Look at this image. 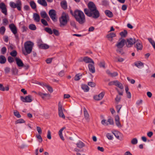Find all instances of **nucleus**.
Segmentation results:
<instances>
[{
	"mask_svg": "<svg viewBox=\"0 0 155 155\" xmlns=\"http://www.w3.org/2000/svg\"><path fill=\"white\" fill-rule=\"evenodd\" d=\"M49 15L53 21H56V12L54 9H51L49 11Z\"/></svg>",
	"mask_w": 155,
	"mask_h": 155,
	"instance_id": "9d476101",
	"label": "nucleus"
},
{
	"mask_svg": "<svg viewBox=\"0 0 155 155\" xmlns=\"http://www.w3.org/2000/svg\"><path fill=\"white\" fill-rule=\"evenodd\" d=\"M2 24L4 25H6L8 24V21L6 18H4L2 20Z\"/></svg>",
	"mask_w": 155,
	"mask_h": 155,
	"instance_id": "49530a36",
	"label": "nucleus"
},
{
	"mask_svg": "<svg viewBox=\"0 0 155 155\" xmlns=\"http://www.w3.org/2000/svg\"><path fill=\"white\" fill-rule=\"evenodd\" d=\"M134 65L139 68H141L142 67H143V64L140 61L135 62Z\"/></svg>",
	"mask_w": 155,
	"mask_h": 155,
	"instance_id": "5701e85b",
	"label": "nucleus"
},
{
	"mask_svg": "<svg viewBox=\"0 0 155 155\" xmlns=\"http://www.w3.org/2000/svg\"><path fill=\"white\" fill-rule=\"evenodd\" d=\"M38 2L42 6L45 7L47 6V4L45 0H38Z\"/></svg>",
	"mask_w": 155,
	"mask_h": 155,
	"instance_id": "393cba45",
	"label": "nucleus"
},
{
	"mask_svg": "<svg viewBox=\"0 0 155 155\" xmlns=\"http://www.w3.org/2000/svg\"><path fill=\"white\" fill-rule=\"evenodd\" d=\"M37 130L39 134H40L42 133V130L41 128L37 126L36 127Z\"/></svg>",
	"mask_w": 155,
	"mask_h": 155,
	"instance_id": "13d9d810",
	"label": "nucleus"
},
{
	"mask_svg": "<svg viewBox=\"0 0 155 155\" xmlns=\"http://www.w3.org/2000/svg\"><path fill=\"white\" fill-rule=\"evenodd\" d=\"M61 5L62 7L64 9H67V2L65 1H62L61 2Z\"/></svg>",
	"mask_w": 155,
	"mask_h": 155,
	"instance_id": "7c9ffc66",
	"label": "nucleus"
},
{
	"mask_svg": "<svg viewBox=\"0 0 155 155\" xmlns=\"http://www.w3.org/2000/svg\"><path fill=\"white\" fill-rule=\"evenodd\" d=\"M29 28L32 30H35L36 29V26L33 24H30L29 26Z\"/></svg>",
	"mask_w": 155,
	"mask_h": 155,
	"instance_id": "ea45409f",
	"label": "nucleus"
},
{
	"mask_svg": "<svg viewBox=\"0 0 155 155\" xmlns=\"http://www.w3.org/2000/svg\"><path fill=\"white\" fill-rule=\"evenodd\" d=\"M65 128L66 127H63L61 128L59 131V136L61 139L63 140H64V139L62 134V132Z\"/></svg>",
	"mask_w": 155,
	"mask_h": 155,
	"instance_id": "bb28decb",
	"label": "nucleus"
},
{
	"mask_svg": "<svg viewBox=\"0 0 155 155\" xmlns=\"http://www.w3.org/2000/svg\"><path fill=\"white\" fill-rule=\"evenodd\" d=\"M31 97V96L30 95L27 96L25 97H24L22 96H21V99L23 102H31L32 101Z\"/></svg>",
	"mask_w": 155,
	"mask_h": 155,
	"instance_id": "9b49d317",
	"label": "nucleus"
},
{
	"mask_svg": "<svg viewBox=\"0 0 155 155\" xmlns=\"http://www.w3.org/2000/svg\"><path fill=\"white\" fill-rule=\"evenodd\" d=\"M104 13L107 16L110 18L112 17L113 16L112 12L109 10H105Z\"/></svg>",
	"mask_w": 155,
	"mask_h": 155,
	"instance_id": "cd10ccee",
	"label": "nucleus"
},
{
	"mask_svg": "<svg viewBox=\"0 0 155 155\" xmlns=\"http://www.w3.org/2000/svg\"><path fill=\"white\" fill-rule=\"evenodd\" d=\"M9 28L14 34H16L17 32L16 27L13 24H11L9 25Z\"/></svg>",
	"mask_w": 155,
	"mask_h": 155,
	"instance_id": "ddd939ff",
	"label": "nucleus"
},
{
	"mask_svg": "<svg viewBox=\"0 0 155 155\" xmlns=\"http://www.w3.org/2000/svg\"><path fill=\"white\" fill-rule=\"evenodd\" d=\"M5 28L4 26H2L0 28V33L2 35H4L5 31Z\"/></svg>",
	"mask_w": 155,
	"mask_h": 155,
	"instance_id": "a19ab883",
	"label": "nucleus"
},
{
	"mask_svg": "<svg viewBox=\"0 0 155 155\" xmlns=\"http://www.w3.org/2000/svg\"><path fill=\"white\" fill-rule=\"evenodd\" d=\"M64 71H61L58 74L59 76L61 77H62L64 75Z\"/></svg>",
	"mask_w": 155,
	"mask_h": 155,
	"instance_id": "338daca9",
	"label": "nucleus"
},
{
	"mask_svg": "<svg viewBox=\"0 0 155 155\" xmlns=\"http://www.w3.org/2000/svg\"><path fill=\"white\" fill-rule=\"evenodd\" d=\"M74 16L79 24H82L85 22V16L83 12L81 11L78 10L75 11Z\"/></svg>",
	"mask_w": 155,
	"mask_h": 155,
	"instance_id": "f03ea898",
	"label": "nucleus"
},
{
	"mask_svg": "<svg viewBox=\"0 0 155 155\" xmlns=\"http://www.w3.org/2000/svg\"><path fill=\"white\" fill-rule=\"evenodd\" d=\"M94 64H89L88 65V67L89 71L92 73H94L95 72V68L94 66Z\"/></svg>",
	"mask_w": 155,
	"mask_h": 155,
	"instance_id": "dca6fc26",
	"label": "nucleus"
},
{
	"mask_svg": "<svg viewBox=\"0 0 155 155\" xmlns=\"http://www.w3.org/2000/svg\"><path fill=\"white\" fill-rule=\"evenodd\" d=\"M116 81V80H115V81H111L110 82L108 83V85L109 86H111V85H115Z\"/></svg>",
	"mask_w": 155,
	"mask_h": 155,
	"instance_id": "bf43d9fd",
	"label": "nucleus"
},
{
	"mask_svg": "<svg viewBox=\"0 0 155 155\" xmlns=\"http://www.w3.org/2000/svg\"><path fill=\"white\" fill-rule=\"evenodd\" d=\"M10 55L12 57H15L17 54V51L15 50H13L10 53Z\"/></svg>",
	"mask_w": 155,
	"mask_h": 155,
	"instance_id": "09e8293b",
	"label": "nucleus"
},
{
	"mask_svg": "<svg viewBox=\"0 0 155 155\" xmlns=\"http://www.w3.org/2000/svg\"><path fill=\"white\" fill-rule=\"evenodd\" d=\"M0 8L2 13L6 15L7 14V10L5 4L3 2L0 4Z\"/></svg>",
	"mask_w": 155,
	"mask_h": 155,
	"instance_id": "f8f14e48",
	"label": "nucleus"
},
{
	"mask_svg": "<svg viewBox=\"0 0 155 155\" xmlns=\"http://www.w3.org/2000/svg\"><path fill=\"white\" fill-rule=\"evenodd\" d=\"M33 18L34 20L36 22H38L40 20L39 15L36 13H34L33 14Z\"/></svg>",
	"mask_w": 155,
	"mask_h": 155,
	"instance_id": "a211bd4d",
	"label": "nucleus"
},
{
	"mask_svg": "<svg viewBox=\"0 0 155 155\" xmlns=\"http://www.w3.org/2000/svg\"><path fill=\"white\" fill-rule=\"evenodd\" d=\"M106 137L110 140H112L113 139V136L110 133H108L106 134Z\"/></svg>",
	"mask_w": 155,
	"mask_h": 155,
	"instance_id": "a18cd8bd",
	"label": "nucleus"
},
{
	"mask_svg": "<svg viewBox=\"0 0 155 155\" xmlns=\"http://www.w3.org/2000/svg\"><path fill=\"white\" fill-rule=\"evenodd\" d=\"M10 5L12 8H16L19 11L21 10L22 6V3L21 1L20 0H18L15 3L13 2H10Z\"/></svg>",
	"mask_w": 155,
	"mask_h": 155,
	"instance_id": "423d86ee",
	"label": "nucleus"
},
{
	"mask_svg": "<svg viewBox=\"0 0 155 155\" xmlns=\"http://www.w3.org/2000/svg\"><path fill=\"white\" fill-rule=\"evenodd\" d=\"M30 5L31 8L33 9H35L36 5L35 2L33 1H31L30 3Z\"/></svg>",
	"mask_w": 155,
	"mask_h": 155,
	"instance_id": "79ce46f5",
	"label": "nucleus"
},
{
	"mask_svg": "<svg viewBox=\"0 0 155 155\" xmlns=\"http://www.w3.org/2000/svg\"><path fill=\"white\" fill-rule=\"evenodd\" d=\"M7 49L5 47H4L1 49V52L2 54H5L6 51Z\"/></svg>",
	"mask_w": 155,
	"mask_h": 155,
	"instance_id": "4d7b16f0",
	"label": "nucleus"
},
{
	"mask_svg": "<svg viewBox=\"0 0 155 155\" xmlns=\"http://www.w3.org/2000/svg\"><path fill=\"white\" fill-rule=\"evenodd\" d=\"M36 136L38 140V141L39 142L41 143L42 141V138L40 134L36 135Z\"/></svg>",
	"mask_w": 155,
	"mask_h": 155,
	"instance_id": "de8ad7c7",
	"label": "nucleus"
},
{
	"mask_svg": "<svg viewBox=\"0 0 155 155\" xmlns=\"http://www.w3.org/2000/svg\"><path fill=\"white\" fill-rule=\"evenodd\" d=\"M105 62L104 61H102L100 62L99 63V65L101 68H105Z\"/></svg>",
	"mask_w": 155,
	"mask_h": 155,
	"instance_id": "8fccbe9b",
	"label": "nucleus"
},
{
	"mask_svg": "<svg viewBox=\"0 0 155 155\" xmlns=\"http://www.w3.org/2000/svg\"><path fill=\"white\" fill-rule=\"evenodd\" d=\"M84 110L85 118L87 120L89 117V115L85 108H84Z\"/></svg>",
	"mask_w": 155,
	"mask_h": 155,
	"instance_id": "f704fd0d",
	"label": "nucleus"
},
{
	"mask_svg": "<svg viewBox=\"0 0 155 155\" xmlns=\"http://www.w3.org/2000/svg\"><path fill=\"white\" fill-rule=\"evenodd\" d=\"M58 115L60 117H61L63 119L65 118V116L63 112V108H62V106L61 104V102H59L58 103Z\"/></svg>",
	"mask_w": 155,
	"mask_h": 155,
	"instance_id": "0eeeda50",
	"label": "nucleus"
},
{
	"mask_svg": "<svg viewBox=\"0 0 155 155\" xmlns=\"http://www.w3.org/2000/svg\"><path fill=\"white\" fill-rule=\"evenodd\" d=\"M38 94L43 99H44L45 97L48 95L47 94H44L41 92H39L38 93Z\"/></svg>",
	"mask_w": 155,
	"mask_h": 155,
	"instance_id": "c03bdc74",
	"label": "nucleus"
},
{
	"mask_svg": "<svg viewBox=\"0 0 155 155\" xmlns=\"http://www.w3.org/2000/svg\"><path fill=\"white\" fill-rule=\"evenodd\" d=\"M125 40L124 39H120L116 45V46L117 48L116 51L117 53L120 54H123V51L122 48L125 45Z\"/></svg>",
	"mask_w": 155,
	"mask_h": 155,
	"instance_id": "39448f33",
	"label": "nucleus"
},
{
	"mask_svg": "<svg viewBox=\"0 0 155 155\" xmlns=\"http://www.w3.org/2000/svg\"><path fill=\"white\" fill-rule=\"evenodd\" d=\"M45 30L49 34H52L53 33V31L51 28H49L46 27L45 28Z\"/></svg>",
	"mask_w": 155,
	"mask_h": 155,
	"instance_id": "c9c22d12",
	"label": "nucleus"
},
{
	"mask_svg": "<svg viewBox=\"0 0 155 155\" xmlns=\"http://www.w3.org/2000/svg\"><path fill=\"white\" fill-rule=\"evenodd\" d=\"M83 61L87 63H91L94 64V62L93 60L90 58L86 57H85L83 59Z\"/></svg>",
	"mask_w": 155,
	"mask_h": 155,
	"instance_id": "412c9836",
	"label": "nucleus"
},
{
	"mask_svg": "<svg viewBox=\"0 0 155 155\" xmlns=\"http://www.w3.org/2000/svg\"><path fill=\"white\" fill-rule=\"evenodd\" d=\"M115 124L117 126L119 127L120 128L122 127V126L120 121V118L118 115H116L115 118Z\"/></svg>",
	"mask_w": 155,
	"mask_h": 155,
	"instance_id": "f3484780",
	"label": "nucleus"
},
{
	"mask_svg": "<svg viewBox=\"0 0 155 155\" xmlns=\"http://www.w3.org/2000/svg\"><path fill=\"white\" fill-rule=\"evenodd\" d=\"M47 137L49 139H51V133L50 130H48V131Z\"/></svg>",
	"mask_w": 155,
	"mask_h": 155,
	"instance_id": "0e129e2a",
	"label": "nucleus"
},
{
	"mask_svg": "<svg viewBox=\"0 0 155 155\" xmlns=\"http://www.w3.org/2000/svg\"><path fill=\"white\" fill-rule=\"evenodd\" d=\"M135 42L136 40L134 38H130L127 39L126 45L127 47H130Z\"/></svg>",
	"mask_w": 155,
	"mask_h": 155,
	"instance_id": "6e6552de",
	"label": "nucleus"
},
{
	"mask_svg": "<svg viewBox=\"0 0 155 155\" xmlns=\"http://www.w3.org/2000/svg\"><path fill=\"white\" fill-rule=\"evenodd\" d=\"M69 19L68 15L65 12H63L59 19L60 26L62 27L65 25L67 24Z\"/></svg>",
	"mask_w": 155,
	"mask_h": 155,
	"instance_id": "20e7f679",
	"label": "nucleus"
},
{
	"mask_svg": "<svg viewBox=\"0 0 155 155\" xmlns=\"http://www.w3.org/2000/svg\"><path fill=\"white\" fill-rule=\"evenodd\" d=\"M18 69L16 68H13L12 69L13 73L15 74H17L18 73Z\"/></svg>",
	"mask_w": 155,
	"mask_h": 155,
	"instance_id": "680f3d73",
	"label": "nucleus"
},
{
	"mask_svg": "<svg viewBox=\"0 0 155 155\" xmlns=\"http://www.w3.org/2000/svg\"><path fill=\"white\" fill-rule=\"evenodd\" d=\"M45 86L49 92L52 93L53 91V89L51 87L48 85H46Z\"/></svg>",
	"mask_w": 155,
	"mask_h": 155,
	"instance_id": "864d4df0",
	"label": "nucleus"
},
{
	"mask_svg": "<svg viewBox=\"0 0 155 155\" xmlns=\"http://www.w3.org/2000/svg\"><path fill=\"white\" fill-rule=\"evenodd\" d=\"M113 134L117 139H119V134H120L119 132L118 131H115L113 133Z\"/></svg>",
	"mask_w": 155,
	"mask_h": 155,
	"instance_id": "603ef678",
	"label": "nucleus"
},
{
	"mask_svg": "<svg viewBox=\"0 0 155 155\" xmlns=\"http://www.w3.org/2000/svg\"><path fill=\"white\" fill-rule=\"evenodd\" d=\"M14 115L17 118H20L21 117V115L19 114V112L16 110H14Z\"/></svg>",
	"mask_w": 155,
	"mask_h": 155,
	"instance_id": "58836bf2",
	"label": "nucleus"
},
{
	"mask_svg": "<svg viewBox=\"0 0 155 155\" xmlns=\"http://www.w3.org/2000/svg\"><path fill=\"white\" fill-rule=\"evenodd\" d=\"M131 143L133 145H136L138 143V140L136 138L132 139L131 140Z\"/></svg>",
	"mask_w": 155,
	"mask_h": 155,
	"instance_id": "72a5a7b5",
	"label": "nucleus"
},
{
	"mask_svg": "<svg viewBox=\"0 0 155 155\" xmlns=\"http://www.w3.org/2000/svg\"><path fill=\"white\" fill-rule=\"evenodd\" d=\"M40 15L41 17L44 18L47 17L48 15L45 11H42L40 12Z\"/></svg>",
	"mask_w": 155,
	"mask_h": 155,
	"instance_id": "2f4dec72",
	"label": "nucleus"
},
{
	"mask_svg": "<svg viewBox=\"0 0 155 155\" xmlns=\"http://www.w3.org/2000/svg\"><path fill=\"white\" fill-rule=\"evenodd\" d=\"M116 36V34L114 33H110L107 35V37L109 39V40L112 41V38L115 37Z\"/></svg>",
	"mask_w": 155,
	"mask_h": 155,
	"instance_id": "c85d7f7f",
	"label": "nucleus"
},
{
	"mask_svg": "<svg viewBox=\"0 0 155 155\" xmlns=\"http://www.w3.org/2000/svg\"><path fill=\"white\" fill-rule=\"evenodd\" d=\"M25 121L23 119H20L17 120L15 122V124H21L25 123Z\"/></svg>",
	"mask_w": 155,
	"mask_h": 155,
	"instance_id": "e433bc0d",
	"label": "nucleus"
},
{
	"mask_svg": "<svg viewBox=\"0 0 155 155\" xmlns=\"http://www.w3.org/2000/svg\"><path fill=\"white\" fill-rule=\"evenodd\" d=\"M38 46L40 48L45 49H48L49 47L48 45L45 44H41L39 45Z\"/></svg>",
	"mask_w": 155,
	"mask_h": 155,
	"instance_id": "b1692460",
	"label": "nucleus"
},
{
	"mask_svg": "<svg viewBox=\"0 0 155 155\" xmlns=\"http://www.w3.org/2000/svg\"><path fill=\"white\" fill-rule=\"evenodd\" d=\"M136 47L137 51L141 50L143 48V45L141 41L139 40L136 41Z\"/></svg>",
	"mask_w": 155,
	"mask_h": 155,
	"instance_id": "2eb2a0df",
	"label": "nucleus"
},
{
	"mask_svg": "<svg viewBox=\"0 0 155 155\" xmlns=\"http://www.w3.org/2000/svg\"><path fill=\"white\" fill-rule=\"evenodd\" d=\"M52 31H53V32L54 34L55 35H56L57 36V35H59V33L58 31L57 30L54 29H53V30Z\"/></svg>",
	"mask_w": 155,
	"mask_h": 155,
	"instance_id": "e2e57ef3",
	"label": "nucleus"
},
{
	"mask_svg": "<svg viewBox=\"0 0 155 155\" xmlns=\"http://www.w3.org/2000/svg\"><path fill=\"white\" fill-rule=\"evenodd\" d=\"M122 107V105H118L116 106V108L118 113L120 112V110Z\"/></svg>",
	"mask_w": 155,
	"mask_h": 155,
	"instance_id": "6e6d98bb",
	"label": "nucleus"
},
{
	"mask_svg": "<svg viewBox=\"0 0 155 155\" xmlns=\"http://www.w3.org/2000/svg\"><path fill=\"white\" fill-rule=\"evenodd\" d=\"M120 97L117 95L115 98V100L116 102H119L120 100Z\"/></svg>",
	"mask_w": 155,
	"mask_h": 155,
	"instance_id": "774afa93",
	"label": "nucleus"
},
{
	"mask_svg": "<svg viewBox=\"0 0 155 155\" xmlns=\"http://www.w3.org/2000/svg\"><path fill=\"white\" fill-rule=\"evenodd\" d=\"M41 23L45 26H48V24L47 21L44 19H41Z\"/></svg>",
	"mask_w": 155,
	"mask_h": 155,
	"instance_id": "3c124183",
	"label": "nucleus"
},
{
	"mask_svg": "<svg viewBox=\"0 0 155 155\" xmlns=\"http://www.w3.org/2000/svg\"><path fill=\"white\" fill-rule=\"evenodd\" d=\"M88 85L91 87H94L95 86V83L92 82H89Z\"/></svg>",
	"mask_w": 155,
	"mask_h": 155,
	"instance_id": "5fc2aeb1",
	"label": "nucleus"
},
{
	"mask_svg": "<svg viewBox=\"0 0 155 155\" xmlns=\"http://www.w3.org/2000/svg\"><path fill=\"white\" fill-rule=\"evenodd\" d=\"M81 76V75L80 74H76L74 77V80L77 81L79 80L80 79V77Z\"/></svg>",
	"mask_w": 155,
	"mask_h": 155,
	"instance_id": "37998d69",
	"label": "nucleus"
},
{
	"mask_svg": "<svg viewBox=\"0 0 155 155\" xmlns=\"http://www.w3.org/2000/svg\"><path fill=\"white\" fill-rule=\"evenodd\" d=\"M34 45V43L30 41L25 42L24 44L25 50H22L23 54L25 55L30 54L32 51Z\"/></svg>",
	"mask_w": 155,
	"mask_h": 155,
	"instance_id": "7ed1b4c3",
	"label": "nucleus"
},
{
	"mask_svg": "<svg viewBox=\"0 0 155 155\" xmlns=\"http://www.w3.org/2000/svg\"><path fill=\"white\" fill-rule=\"evenodd\" d=\"M87 5L88 9L84 8V9L86 15L94 19L98 18L100 16V13L95 4L93 2H90L88 3Z\"/></svg>",
	"mask_w": 155,
	"mask_h": 155,
	"instance_id": "f257e3e1",
	"label": "nucleus"
},
{
	"mask_svg": "<svg viewBox=\"0 0 155 155\" xmlns=\"http://www.w3.org/2000/svg\"><path fill=\"white\" fill-rule=\"evenodd\" d=\"M127 35V31L124 30L123 31H122L120 33V35L122 37H125Z\"/></svg>",
	"mask_w": 155,
	"mask_h": 155,
	"instance_id": "4c0bfd02",
	"label": "nucleus"
},
{
	"mask_svg": "<svg viewBox=\"0 0 155 155\" xmlns=\"http://www.w3.org/2000/svg\"><path fill=\"white\" fill-rule=\"evenodd\" d=\"M150 43L152 45L153 48L155 49V42L151 38L148 39Z\"/></svg>",
	"mask_w": 155,
	"mask_h": 155,
	"instance_id": "473e14b6",
	"label": "nucleus"
},
{
	"mask_svg": "<svg viewBox=\"0 0 155 155\" xmlns=\"http://www.w3.org/2000/svg\"><path fill=\"white\" fill-rule=\"evenodd\" d=\"M115 86L117 87L120 89L122 90L124 88V87L123 84L118 81L116 80Z\"/></svg>",
	"mask_w": 155,
	"mask_h": 155,
	"instance_id": "4be33fe9",
	"label": "nucleus"
},
{
	"mask_svg": "<svg viewBox=\"0 0 155 155\" xmlns=\"http://www.w3.org/2000/svg\"><path fill=\"white\" fill-rule=\"evenodd\" d=\"M6 58L3 55L0 56V63L3 64L6 61Z\"/></svg>",
	"mask_w": 155,
	"mask_h": 155,
	"instance_id": "c756f323",
	"label": "nucleus"
},
{
	"mask_svg": "<svg viewBox=\"0 0 155 155\" xmlns=\"http://www.w3.org/2000/svg\"><path fill=\"white\" fill-rule=\"evenodd\" d=\"M101 123L104 125L107 126L109 124L113 125L114 122L113 119L110 118L107 120L105 119L101 121Z\"/></svg>",
	"mask_w": 155,
	"mask_h": 155,
	"instance_id": "1a4fd4ad",
	"label": "nucleus"
},
{
	"mask_svg": "<svg viewBox=\"0 0 155 155\" xmlns=\"http://www.w3.org/2000/svg\"><path fill=\"white\" fill-rule=\"evenodd\" d=\"M8 61L10 63H12L14 61L13 58L10 56L8 57Z\"/></svg>",
	"mask_w": 155,
	"mask_h": 155,
	"instance_id": "052dcab7",
	"label": "nucleus"
},
{
	"mask_svg": "<svg viewBox=\"0 0 155 155\" xmlns=\"http://www.w3.org/2000/svg\"><path fill=\"white\" fill-rule=\"evenodd\" d=\"M104 92H102L101 93L98 95H97L94 96V100L97 101L101 100L104 97Z\"/></svg>",
	"mask_w": 155,
	"mask_h": 155,
	"instance_id": "4468645a",
	"label": "nucleus"
},
{
	"mask_svg": "<svg viewBox=\"0 0 155 155\" xmlns=\"http://www.w3.org/2000/svg\"><path fill=\"white\" fill-rule=\"evenodd\" d=\"M118 75V73L117 72H114L110 74V76L112 77H115Z\"/></svg>",
	"mask_w": 155,
	"mask_h": 155,
	"instance_id": "69168bd1",
	"label": "nucleus"
},
{
	"mask_svg": "<svg viewBox=\"0 0 155 155\" xmlns=\"http://www.w3.org/2000/svg\"><path fill=\"white\" fill-rule=\"evenodd\" d=\"M81 87L82 89H83L85 92H87L89 90V87L86 84H82L81 85Z\"/></svg>",
	"mask_w": 155,
	"mask_h": 155,
	"instance_id": "a878e982",
	"label": "nucleus"
},
{
	"mask_svg": "<svg viewBox=\"0 0 155 155\" xmlns=\"http://www.w3.org/2000/svg\"><path fill=\"white\" fill-rule=\"evenodd\" d=\"M77 147L79 148H82L85 146V144L81 140H79L76 143Z\"/></svg>",
	"mask_w": 155,
	"mask_h": 155,
	"instance_id": "aec40b11",
	"label": "nucleus"
},
{
	"mask_svg": "<svg viewBox=\"0 0 155 155\" xmlns=\"http://www.w3.org/2000/svg\"><path fill=\"white\" fill-rule=\"evenodd\" d=\"M15 61L18 66L19 67H23L24 65L23 63L21 60L17 58H15Z\"/></svg>",
	"mask_w": 155,
	"mask_h": 155,
	"instance_id": "6ab92c4d",
	"label": "nucleus"
}]
</instances>
